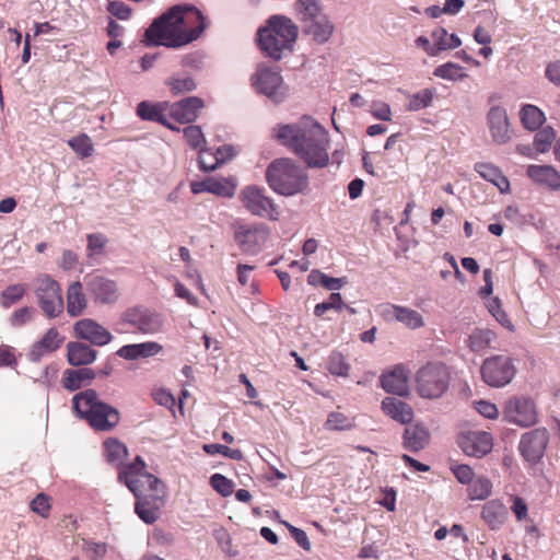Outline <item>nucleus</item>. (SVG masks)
Masks as SVG:
<instances>
[{"label":"nucleus","mask_w":560,"mask_h":560,"mask_svg":"<svg viewBox=\"0 0 560 560\" xmlns=\"http://www.w3.org/2000/svg\"><path fill=\"white\" fill-rule=\"evenodd\" d=\"M273 136L308 167L322 168L329 162L328 132L310 116H303L294 124L278 125L273 128Z\"/></svg>","instance_id":"f03ea898"},{"label":"nucleus","mask_w":560,"mask_h":560,"mask_svg":"<svg viewBox=\"0 0 560 560\" xmlns=\"http://www.w3.org/2000/svg\"><path fill=\"white\" fill-rule=\"evenodd\" d=\"M474 168L485 180L493 184L500 192L506 194L510 191V182L498 166L487 162H478Z\"/></svg>","instance_id":"473e14b6"},{"label":"nucleus","mask_w":560,"mask_h":560,"mask_svg":"<svg viewBox=\"0 0 560 560\" xmlns=\"http://www.w3.org/2000/svg\"><path fill=\"white\" fill-rule=\"evenodd\" d=\"M67 143L80 159L90 158L94 152V144L86 133L70 138Z\"/></svg>","instance_id":"37998d69"},{"label":"nucleus","mask_w":560,"mask_h":560,"mask_svg":"<svg viewBox=\"0 0 560 560\" xmlns=\"http://www.w3.org/2000/svg\"><path fill=\"white\" fill-rule=\"evenodd\" d=\"M495 339L497 335L491 329L477 328L469 335L467 346L472 352L485 353Z\"/></svg>","instance_id":"4c0bfd02"},{"label":"nucleus","mask_w":560,"mask_h":560,"mask_svg":"<svg viewBox=\"0 0 560 560\" xmlns=\"http://www.w3.org/2000/svg\"><path fill=\"white\" fill-rule=\"evenodd\" d=\"M504 419L521 428L533 427L538 422V410L533 398L524 395L510 397L503 409Z\"/></svg>","instance_id":"9b49d317"},{"label":"nucleus","mask_w":560,"mask_h":560,"mask_svg":"<svg viewBox=\"0 0 560 560\" xmlns=\"http://www.w3.org/2000/svg\"><path fill=\"white\" fill-rule=\"evenodd\" d=\"M520 119L526 130L536 131L545 124L546 116L536 105L525 104L520 109Z\"/></svg>","instance_id":"e433bc0d"},{"label":"nucleus","mask_w":560,"mask_h":560,"mask_svg":"<svg viewBox=\"0 0 560 560\" xmlns=\"http://www.w3.org/2000/svg\"><path fill=\"white\" fill-rule=\"evenodd\" d=\"M236 185L232 179L209 177V192L231 198L234 196Z\"/></svg>","instance_id":"a18cd8bd"},{"label":"nucleus","mask_w":560,"mask_h":560,"mask_svg":"<svg viewBox=\"0 0 560 560\" xmlns=\"http://www.w3.org/2000/svg\"><path fill=\"white\" fill-rule=\"evenodd\" d=\"M238 198L244 208L253 215L278 220V207L266 196L264 188L256 185L246 186L241 190Z\"/></svg>","instance_id":"f8f14e48"},{"label":"nucleus","mask_w":560,"mask_h":560,"mask_svg":"<svg viewBox=\"0 0 560 560\" xmlns=\"http://www.w3.org/2000/svg\"><path fill=\"white\" fill-rule=\"evenodd\" d=\"M294 10L302 26L325 14L318 0H295Z\"/></svg>","instance_id":"c9c22d12"},{"label":"nucleus","mask_w":560,"mask_h":560,"mask_svg":"<svg viewBox=\"0 0 560 560\" xmlns=\"http://www.w3.org/2000/svg\"><path fill=\"white\" fill-rule=\"evenodd\" d=\"M433 100V92L429 89H424L413 94L407 105L408 110L418 112L427 108L431 105Z\"/></svg>","instance_id":"603ef678"},{"label":"nucleus","mask_w":560,"mask_h":560,"mask_svg":"<svg viewBox=\"0 0 560 560\" xmlns=\"http://www.w3.org/2000/svg\"><path fill=\"white\" fill-rule=\"evenodd\" d=\"M235 154V149L231 144L218 148L214 153L209 150H201L198 158L199 167L203 172H212L233 159Z\"/></svg>","instance_id":"a878e982"},{"label":"nucleus","mask_w":560,"mask_h":560,"mask_svg":"<svg viewBox=\"0 0 560 560\" xmlns=\"http://www.w3.org/2000/svg\"><path fill=\"white\" fill-rule=\"evenodd\" d=\"M487 124L495 143L504 144L511 140L510 121L505 108L492 106L487 115Z\"/></svg>","instance_id":"aec40b11"},{"label":"nucleus","mask_w":560,"mask_h":560,"mask_svg":"<svg viewBox=\"0 0 560 560\" xmlns=\"http://www.w3.org/2000/svg\"><path fill=\"white\" fill-rule=\"evenodd\" d=\"M492 493V482L485 476L477 477L468 485L470 500H485Z\"/></svg>","instance_id":"a19ab883"},{"label":"nucleus","mask_w":560,"mask_h":560,"mask_svg":"<svg viewBox=\"0 0 560 560\" xmlns=\"http://www.w3.org/2000/svg\"><path fill=\"white\" fill-rule=\"evenodd\" d=\"M84 551L91 560H100L105 557L107 545L105 542L86 541L84 544Z\"/></svg>","instance_id":"052dcab7"},{"label":"nucleus","mask_w":560,"mask_h":560,"mask_svg":"<svg viewBox=\"0 0 560 560\" xmlns=\"http://www.w3.org/2000/svg\"><path fill=\"white\" fill-rule=\"evenodd\" d=\"M345 306L342 296L340 293H331L328 301L318 303L314 308V314L317 317L323 316L327 311L335 310L340 311Z\"/></svg>","instance_id":"6e6d98bb"},{"label":"nucleus","mask_w":560,"mask_h":560,"mask_svg":"<svg viewBox=\"0 0 560 560\" xmlns=\"http://www.w3.org/2000/svg\"><path fill=\"white\" fill-rule=\"evenodd\" d=\"M430 441L429 430L419 423L409 424L402 434V445L409 452L417 453L423 450Z\"/></svg>","instance_id":"c756f323"},{"label":"nucleus","mask_w":560,"mask_h":560,"mask_svg":"<svg viewBox=\"0 0 560 560\" xmlns=\"http://www.w3.org/2000/svg\"><path fill=\"white\" fill-rule=\"evenodd\" d=\"M480 516L490 530H500L508 521L509 511L501 500L492 499L482 505Z\"/></svg>","instance_id":"b1692460"},{"label":"nucleus","mask_w":560,"mask_h":560,"mask_svg":"<svg viewBox=\"0 0 560 560\" xmlns=\"http://www.w3.org/2000/svg\"><path fill=\"white\" fill-rule=\"evenodd\" d=\"M526 175L540 187L550 191L560 190V173L552 165L530 164L526 167Z\"/></svg>","instance_id":"412c9836"},{"label":"nucleus","mask_w":560,"mask_h":560,"mask_svg":"<svg viewBox=\"0 0 560 560\" xmlns=\"http://www.w3.org/2000/svg\"><path fill=\"white\" fill-rule=\"evenodd\" d=\"M163 347L155 341L125 345L119 348L116 354L125 360L133 361L154 357L162 351Z\"/></svg>","instance_id":"c85d7f7f"},{"label":"nucleus","mask_w":560,"mask_h":560,"mask_svg":"<svg viewBox=\"0 0 560 560\" xmlns=\"http://www.w3.org/2000/svg\"><path fill=\"white\" fill-rule=\"evenodd\" d=\"M203 105L200 97L189 96L170 105V116L180 124H189L195 121Z\"/></svg>","instance_id":"5701e85b"},{"label":"nucleus","mask_w":560,"mask_h":560,"mask_svg":"<svg viewBox=\"0 0 560 560\" xmlns=\"http://www.w3.org/2000/svg\"><path fill=\"white\" fill-rule=\"evenodd\" d=\"M95 377V372L90 368L67 369L63 372L61 383L68 392H75L89 386Z\"/></svg>","instance_id":"7c9ffc66"},{"label":"nucleus","mask_w":560,"mask_h":560,"mask_svg":"<svg viewBox=\"0 0 560 560\" xmlns=\"http://www.w3.org/2000/svg\"><path fill=\"white\" fill-rule=\"evenodd\" d=\"M327 370L337 376H347L350 365L346 362L343 354L339 351H332L326 363Z\"/></svg>","instance_id":"49530a36"},{"label":"nucleus","mask_w":560,"mask_h":560,"mask_svg":"<svg viewBox=\"0 0 560 560\" xmlns=\"http://www.w3.org/2000/svg\"><path fill=\"white\" fill-rule=\"evenodd\" d=\"M205 28V19L198 9L174 5L152 22L143 42L145 46L178 48L196 40Z\"/></svg>","instance_id":"f257e3e1"},{"label":"nucleus","mask_w":560,"mask_h":560,"mask_svg":"<svg viewBox=\"0 0 560 560\" xmlns=\"http://www.w3.org/2000/svg\"><path fill=\"white\" fill-rule=\"evenodd\" d=\"M462 70L463 68L459 65L454 62H446L436 67L433 74L444 80L457 81L467 77V74Z\"/></svg>","instance_id":"de8ad7c7"},{"label":"nucleus","mask_w":560,"mask_h":560,"mask_svg":"<svg viewBox=\"0 0 560 560\" xmlns=\"http://www.w3.org/2000/svg\"><path fill=\"white\" fill-rule=\"evenodd\" d=\"M354 427L353 420L342 412H330L325 422V428L330 431H345Z\"/></svg>","instance_id":"09e8293b"},{"label":"nucleus","mask_w":560,"mask_h":560,"mask_svg":"<svg viewBox=\"0 0 560 560\" xmlns=\"http://www.w3.org/2000/svg\"><path fill=\"white\" fill-rule=\"evenodd\" d=\"M202 448L209 455L222 454L223 456L229 457L234 460H241L243 458V453L241 450L231 448V447H229L226 445H222V444H217V443L205 444Z\"/></svg>","instance_id":"5fc2aeb1"},{"label":"nucleus","mask_w":560,"mask_h":560,"mask_svg":"<svg viewBox=\"0 0 560 560\" xmlns=\"http://www.w3.org/2000/svg\"><path fill=\"white\" fill-rule=\"evenodd\" d=\"M104 454L109 464L120 466L128 451L119 440L109 438L104 442Z\"/></svg>","instance_id":"ea45409f"},{"label":"nucleus","mask_w":560,"mask_h":560,"mask_svg":"<svg viewBox=\"0 0 560 560\" xmlns=\"http://www.w3.org/2000/svg\"><path fill=\"white\" fill-rule=\"evenodd\" d=\"M382 409L388 417L402 424L409 423L413 419L412 408L407 402L395 397L383 399Z\"/></svg>","instance_id":"72a5a7b5"},{"label":"nucleus","mask_w":560,"mask_h":560,"mask_svg":"<svg viewBox=\"0 0 560 560\" xmlns=\"http://www.w3.org/2000/svg\"><path fill=\"white\" fill-rule=\"evenodd\" d=\"M307 283L314 287L320 285L327 290L334 291L339 290L345 285L347 283V278H332L315 269L308 273Z\"/></svg>","instance_id":"58836bf2"},{"label":"nucleus","mask_w":560,"mask_h":560,"mask_svg":"<svg viewBox=\"0 0 560 560\" xmlns=\"http://www.w3.org/2000/svg\"><path fill=\"white\" fill-rule=\"evenodd\" d=\"M166 109L170 110L167 103L151 104L147 101L140 102L137 106V114L143 120L156 121L171 130L179 131V128L173 126L165 114Z\"/></svg>","instance_id":"cd10ccee"},{"label":"nucleus","mask_w":560,"mask_h":560,"mask_svg":"<svg viewBox=\"0 0 560 560\" xmlns=\"http://www.w3.org/2000/svg\"><path fill=\"white\" fill-rule=\"evenodd\" d=\"M378 314L385 322H399L409 329H418L424 326L422 315L410 307L385 303L380 305Z\"/></svg>","instance_id":"f3484780"},{"label":"nucleus","mask_w":560,"mask_h":560,"mask_svg":"<svg viewBox=\"0 0 560 560\" xmlns=\"http://www.w3.org/2000/svg\"><path fill=\"white\" fill-rule=\"evenodd\" d=\"M84 283L96 304H113L118 300L117 284L109 278L102 275H88Z\"/></svg>","instance_id":"dca6fc26"},{"label":"nucleus","mask_w":560,"mask_h":560,"mask_svg":"<svg viewBox=\"0 0 560 560\" xmlns=\"http://www.w3.org/2000/svg\"><path fill=\"white\" fill-rule=\"evenodd\" d=\"M35 294L42 311L47 317L55 318L62 313L65 304L61 287L50 276L42 275L37 278Z\"/></svg>","instance_id":"9d476101"},{"label":"nucleus","mask_w":560,"mask_h":560,"mask_svg":"<svg viewBox=\"0 0 560 560\" xmlns=\"http://www.w3.org/2000/svg\"><path fill=\"white\" fill-rule=\"evenodd\" d=\"M458 446L466 455L479 458L491 452L493 439L486 431H468L459 435Z\"/></svg>","instance_id":"a211bd4d"},{"label":"nucleus","mask_w":560,"mask_h":560,"mask_svg":"<svg viewBox=\"0 0 560 560\" xmlns=\"http://www.w3.org/2000/svg\"><path fill=\"white\" fill-rule=\"evenodd\" d=\"M534 136L533 145L536 153H546L550 150L552 142L556 139V131L552 127L547 126L536 130Z\"/></svg>","instance_id":"c03bdc74"},{"label":"nucleus","mask_w":560,"mask_h":560,"mask_svg":"<svg viewBox=\"0 0 560 560\" xmlns=\"http://www.w3.org/2000/svg\"><path fill=\"white\" fill-rule=\"evenodd\" d=\"M31 510L43 517H47L50 510L48 497L44 493L37 494L31 502Z\"/></svg>","instance_id":"680f3d73"},{"label":"nucleus","mask_w":560,"mask_h":560,"mask_svg":"<svg viewBox=\"0 0 560 560\" xmlns=\"http://www.w3.org/2000/svg\"><path fill=\"white\" fill-rule=\"evenodd\" d=\"M135 512L145 524L155 523L161 515V509L156 508V505H149L143 501L136 502Z\"/></svg>","instance_id":"3c124183"},{"label":"nucleus","mask_w":560,"mask_h":560,"mask_svg":"<svg viewBox=\"0 0 560 560\" xmlns=\"http://www.w3.org/2000/svg\"><path fill=\"white\" fill-rule=\"evenodd\" d=\"M234 238L243 253L257 254L268 238V230L265 224H240L235 230Z\"/></svg>","instance_id":"2eb2a0df"},{"label":"nucleus","mask_w":560,"mask_h":560,"mask_svg":"<svg viewBox=\"0 0 560 560\" xmlns=\"http://www.w3.org/2000/svg\"><path fill=\"white\" fill-rule=\"evenodd\" d=\"M97 351L86 343L70 341L67 345V360L70 365H89L96 360Z\"/></svg>","instance_id":"2f4dec72"},{"label":"nucleus","mask_w":560,"mask_h":560,"mask_svg":"<svg viewBox=\"0 0 560 560\" xmlns=\"http://www.w3.org/2000/svg\"><path fill=\"white\" fill-rule=\"evenodd\" d=\"M546 78L560 88V60L549 62L545 71Z\"/></svg>","instance_id":"774afa93"},{"label":"nucleus","mask_w":560,"mask_h":560,"mask_svg":"<svg viewBox=\"0 0 560 560\" xmlns=\"http://www.w3.org/2000/svg\"><path fill=\"white\" fill-rule=\"evenodd\" d=\"M107 243L105 235L101 233H93L88 235V256L94 258L95 256L103 255L104 248Z\"/></svg>","instance_id":"13d9d810"},{"label":"nucleus","mask_w":560,"mask_h":560,"mask_svg":"<svg viewBox=\"0 0 560 560\" xmlns=\"http://www.w3.org/2000/svg\"><path fill=\"white\" fill-rule=\"evenodd\" d=\"M452 471L460 483L469 485L474 479V471L468 465H456L452 467Z\"/></svg>","instance_id":"338daca9"},{"label":"nucleus","mask_w":560,"mask_h":560,"mask_svg":"<svg viewBox=\"0 0 560 560\" xmlns=\"http://www.w3.org/2000/svg\"><path fill=\"white\" fill-rule=\"evenodd\" d=\"M548 442L549 434L547 429L537 428L522 435L518 448L527 462L536 464L542 458Z\"/></svg>","instance_id":"4468645a"},{"label":"nucleus","mask_w":560,"mask_h":560,"mask_svg":"<svg viewBox=\"0 0 560 560\" xmlns=\"http://www.w3.org/2000/svg\"><path fill=\"white\" fill-rule=\"evenodd\" d=\"M481 377L491 387H503L511 383L516 373L512 358L503 354L487 358L481 364Z\"/></svg>","instance_id":"1a4fd4ad"},{"label":"nucleus","mask_w":560,"mask_h":560,"mask_svg":"<svg viewBox=\"0 0 560 560\" xmlns=\"http://www.w3.org/2000/svg\"><path fill=\"white\" fill-rule=\"evenodd\" d=\"M25 294V287L23 284H13L8 287L1 293V305L4 308L11 307L18 303Z\"/></svg>","instance_id":"864d4df0"},{"label":"nucleus","mask_w":560,"mask_h":560,"mask_svg":"<svg viewBox=\"0 0 560 560\" xmlns=\"http://www.w3.org/2000/svg\"><path fill=\"white\" fill-rule=\"evenodd\" d=\"M122 320L143 335H155L163 328L162 315L142 306L127 310Z\"/></svg>","instance_id":"ddd939ff"},{"label":"nucleus","mask_w":560,"mask_h":560,"mask_svg":"<svg viewBox=\"0 0 560 560\" xmlns=\"http://www.w3.org/2000/svg\"><path fill=\"white\" fill-rule=\"evenodd\" d=\"M210 485L222 497L231 495L234 490V482L221 474H213L210 477Z\"/></svg>","instance_id":"4d7b16f0"},{"label":"nucleus","mask_w":560,"mask_h":560,"mask_svg":"<svg viewBox=\"0 0 560 560\" xmlns=\"http://www.w3.org/2000/svg\"><path fill=\"white\" fill-rule=\"evenodd\" d=\"M63 340L65 338L59 334L57 328H49L43 338L35 342L28 351L27 357L30 361L38 362L46 353L59 349Z\"/></svg>","instance_id":"bb28decb"},{"label":"nucleus","mask_w":560,"mask_h":560,"mask_svg":"<svg viewBox=\"0 0 560 560\" xmlns=\"http://www.w3.org/2000/svg\"><path fill=\"white\" fill-rule=\"evenodd\" d=\"M33 308L24 306L16 310L10 318V323L14 327H21L32 318Z\"/></svg>","instance_id":"0e129e2a"},{"label":"nucleus","mask_w":560,"mask_h":560,"mask_svg":"<svg viewBox=\"0 0 560 560\" xmlns=\"http://www.w3.org/2000/svg\"><path fill=\"white\" fill-rule=\"evenodd\" d=\"M266 179L269 187L282 196H294L308 187L306 172L288 158L272 161L266 170Z\"/></svg>","instance_id":"423d86ee"},{"label":"nucleus","mask_w":560,"mask_h":560,"mask_svg":"<svg viewBox=\"0 0 560 560\" xmlns=\"http://www.w3.org/2000/svg\"><path fill=\"white\" fill-rule=\"evenodd\" d=\"M184 138L187 144L192 149L206 150L203 145L206 144V139L200 126L190 125L183 129Z\"/></svg>","instance_id":"8fccbe9b"},{"label":"nucleus","mask_w":560,"mask_h":560,"mask_svg":"<svg viewBox=\"0 0 560 560\" xmlns=\"http://www.w3.org/2000/svg\"><path fill=\"white\" fill-rule=\"evenodd\" d=\"M284 525L287 526V528L289 529L292 538L295 540V542L301 547L303 548L304 550H310L311 549V544H310V540L307 538V535L306 533L301 529V528H298L291 524H289L288 522H284Z\"/></svg>","instance_id":"e2e57ef3"},{"label":"nucleus","mask_w":560,"mask_h":560,"mask_svg":"<svg viewBox=\"0 0 560 560\" xmlns=\"http://www.w3.org/2000/svg\"><path fill=\"white\" fill-rule=\"evenodd\" d=\"M250 82L257 94L266 96L275 104L282 103L288 96L289 89L276 66L259 63L250 77Z\"/></svg>","instance_id":"6e6552de"},{"label":"nucleus","mask_w":560,"mask_h":560,"mask_svg":"<svg viewBox=\"0 0 560 560\" xmlns=\"http://www.w3.org/2000/svg\"><path fill=\"white\" fill-rule=\"evenodd\" d=\"M72 409L80 419L97 431H110L120 421L119 411L101 400L92 388L79 392L72 397Z\"/></svg>","instance_id":"20e7f679"},{"label":"nucleus","mask_w":560,"mask_h":560,"mask_svg":"<svg viewBox=\"0 0 560 560\" xmlns=\"http://www.w3.org/2000/svg\"><path fill=\"white\" fill-rule=\"evenodd\" d=\"M381 386L389 394L406 396L409 393L408 373L404 364H397L380 377Z\"/></svg>","instance_id":"4be33fe9"},{"label":"nucleus","mask_w":560,"mask_h":560,"mask_svg":"<svg viewBox=\"0 0 560 560\" xmlns=\"http://www.w3.org/2000/svg\"><path fill=\"white\" fill-rule=\"evenodd\" d=\"M166 84L175 96L197 89V83L190 75H172L166 80Z\"/></svg>","instance_id":"79ce46f5"},{"label":"nucleus","mask_w":560,"mask_h":560,"mask_svg":"<svg viewBox=\"0 0 560 560\" xmlns=\"http://www.w3.org/2000/svg\"><path fill=\"white\" fill-rule=\"evenodd\" d=\"M431 37L433 39L434 47H436V55L440 51L447 50V38L448 33L444 27H436L432 33Z\"/></svg>","instance_id":"69168bd1"},{"label":"nucleus","mask_w":560,"mask_h":560,"mask_svg":"<svg viewBox=\"0 0 560 560\" xmlns=\"http://www.w3.org/2000/svg\"><path fill=\"white\" fill-rule=\"evenodd\" d=\"M450 380V371L444 363L428 362L416 373L417 393L427 399L440 398L447 390Z\"/></svg>","instance_id":"0eeeda50"},{"label":"nucleus","mask_w":560,"mask_h":560,"mask_svg":"<svg viewBox=\"0 0 560 560\" xmlns=\"http://www.w3.org/2000/svg\"><path fill=\"white\" fill-rule=\"evenodd\" d=\"M88 306V300L82 290L80 281L72 282L67 291V312L71 317H77L83 313Z\"/></svg>","instance_id":"f704fd0d"},{"label":"nucleus","mask_w":560,"mask_h":560,"mask_svg":"<svg viewBox=\"0 0 560 560\" xmlns=\"http://www.w3.org/2000/svg\"><path fill=\"white\" fill-rule=\"evenodd\" d=\"M296 24L284 15H272L268 19V25L258 31V45L264 54L280 60L284 51H291L298 38Z\"/></svg>","instance_id":"39448f33"},{"label":"nucleus","mask_w":560,"mask_h":560,"mask_svg":"<svg viewBox=\"0 0 560 560\" xmlns=\"http://www.w3.org/2000/svg\"><path fill=\"white\" fill-rule=\"evenodd\" d=\"M107 11L119 20H128L131 16V8L122 1H109Z\"/></svg>","instance_id":"bf43d9fd"},{"label":"nucleus","mask_w":560,"mask_h":560,"mask_svg":"<svg viewBox=\"0 0 560 560\" xmlns=\"http://www.w3.org/2000/svg\"><path fill=\"white\" fill-rule=\"evenodd\" d=\"M144 468V460L137 456L132 463L120 467L118 480L128 487L137 501L162 509L165 502V486L159 478L147 472Z\"/></svg>","instance_id":"7ed1b4c3"},{"label":"nucleus","mask_w":560,"mask_h":560,"mask_svg":"<svg viewBox=\"0 0 560 560\" xmlns=\"http://www.w3.org/2000/svg\"><path fill=\"white\" fill-rule=\"evenodd\" d=\"M303 33L317 45H324L330 40L335 32V25L325 13L302 26Z\"/></svg>","instance_id":"393cba45"},{"label":"nucleus","mask_w":560,"mask_h":560,"mask_svg":"<svg viewBox=\"0 0 560 560\" xmlns=\"http://www.w3.org/2000/svg\"><path fill=\"white\" fill-rule=\"evenodd\" d=\"M77 338L90 341L94 346H105L113 340V335L91 318L78 320L73 326Z\"/></svg>","instance_id":"6ab92c4d"}]
</instances>
